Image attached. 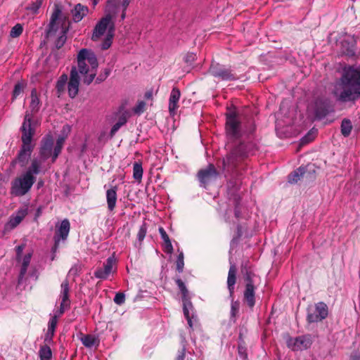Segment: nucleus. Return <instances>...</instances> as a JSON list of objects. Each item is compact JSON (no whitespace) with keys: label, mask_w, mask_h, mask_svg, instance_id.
I'll list each match as a JSON object with an SVG mask.
<instances>
[{"label":"nucleus","mask_w":360,"mask_h":360,"mask_svg":"<svg viewBox=\"0 0 360 360\" xmlns=\"http://www.w3.org/2000/svg\"><path fill=\"white\" fill-rule=\"evenodd\" d=\"M333 94L341 102L354 101L360 98V67L345 68L335 82Z\"/></svg>","instance_id":"obj_1"},{"label":"nucleus","mask_w":360,"mask_h":360,"mask_svg":"<svg viewBox=\"0 0 360 360\" xmlns=\"http://www.w3.org/2000/svg\"><path fill=\"white\" fill-rule=\"evenodd\" d=\"M41 161L33 159L27 171L15 178L11 182V193L15 196H23L31 189L36 181V175L41 172Z\"/></svg>","instance_id":"obj_2"},{"label":"nucleus","mask_w":360,"mask_h":360,"mask_svg":"<svg viewBox=\"0 0 360 360\" xmlns=\"http://www.w3.org/2000/svg\"><path fill=\"white\" fill-rule=\"evenodd\" d=\"M98 63L94 53L86 49H81L77 55V71L82 76V82L89 85L94 79Z\"/></svg>","instance_id":"obj_3"},{"label":"nucleus","mask_w":360,"mask_h":360,"mask_svg":"<svg viewBox=\"0 0 360 360\" xmlns=\"http://www.w3.org/2000/svg\"><path fill=\"white\" fill-rule=\"evenodd\" d=\"M31 120L32 115L27 112L21 127L22 146L16 159L21 167L25 166L33 149L31 141L34 134V129L32 127Z\"/></svg>","instance_id":"obj_4"},{"label":"nucleus","mask_w":360,"mask_h":360,"mask_svg":"<svg viewBox=\"0 0 360 360\" xmlns=\"http://www.w3.org/2000/svg\"><path fill=\"white\" fill-rule=\"evenodd\" d=\"M114 32V22L110 20L109 15L104 16L96 25L91 36V39L96 41L99 40L101 37L105 36V41L101 45L102 49L105 50L110 46Z\"/></svg>","instance_id":"obj_5"},{"label":"nucleus","mask_w":360,"mask_h":360,"mask_svg":"<svg viewBox=\"0 0 360 360\" xmlns=\"http://www.w3.org/2000/svg\"><path fill=\"white\" fill-rule=\"evenodd\" d=\"M176 283L177 284L179 289L180 290L182 294V300H183V310L184 316H186L188 324L190 328L193 327L192 319L194 318V316L190 315V313L193 311V305L190 300L188 291L184 284V283L179 278L176 280Z\"/></svg>","instance_id":"obj_6"},{"label":"nucleus","mask_w":360,"mask_h":360,"mask_svg":"<svg viewBox=\"0 0 360 360\" xmlns=\"http://www.w3.org/2000/svg\"><path fill=\"white\" fill-rule=\"evenodd\" d=\"M256 276L251 271H247L245 276V289L244 290V302L250 308H253L255 304V282Z\"/></svg>","instance_id":"obj_7"},{"label":"nucleus","mask_w":360,"mask_h":360,"mask_svg":"<svg viewBox=\"0 0 360 360\" xmlns=\"http://www.w3.org/2000/svg\"><path fill=\"white\" fill-rule=\"evenodd\" d=\"M226 134L230 139H236L241 135L240 124L236 113L233 111L226 115Z\"/></svg>","instance_id":"obj_8"},{"label":"nucleus","mask_w":360,"mask_h":360,"mask_svg":"<svg viewBox=\"0 0 360 360\" xmlns=\"http://www.w3.org/2000/svg\"><path fill=\"white\" fill-rule=\"evenodd\" d=\"M328 314L327 305L321 302L313 307L308 309L307 321L309 323H315L325 319Z\"/></svg>","instance_id":"obj_9"},{"label":"nucleus","mask_w":360,"mask_h":360,"mask_svg":"<svg viewBox=\"0 0 360 360\" xmlns=\"http://www.w3.org/2000/svg\"><path fill=\"white\" fill-rule=\"evenodd\" d=\"M79 81L82 82V76L78 74L76 67H72L70 71V81L68 83V91L70 97L75 98L79 91Z\"/></svg>","instance_id":"obj_10"},{"label":"nucleus","mask_w":360,"mask_h":360,"mask_svg":"<svg viewBox=\"0 0 360 360\" xmlns=\"http://www.w3.org/2000/svg\"><path fill=\"white\" fill-rule=\"evenodd\" d=\"M311 339L309 336L303 335L295 338H290L288 346L294 351L304 350L309 348L311 345Z\"/></svg>","instance_id":"obj_11"},{"label":"nucleus","mask_w":360,"mask_h":360,"mask_svg":"<svg viewBox=\"0 0 360 360\" xmlns=\"http://www.w3.org/2000/svg\"><path fill=\"white\" fill-rule=\"evenodd\" d=\"M28 213V207L24 206L18 210L9 218L8 221L5 225V230L11 231L20 224L22 219Z\"/></svg>","instance_id":"obj_12"},{"label":"nucleus","mask_w":360,"mask_h":360,"mask_svg":"<svg viewBox=\"0 0 360 360\" xmlns=\"http://www.w3.org/2000/svg\"><path fill=\"white\" fill-rule=\"evenodd\" d=\"M210 72L214 77L222 80H233L237 79L230 70L225 68L219 64H212L210 68Z\"/></svg>","instance_id":"obj_13"},{"label":"nucleus","mask_w":360,"mask_h":360,"mask_svg":"<svg viewBox=\"0 0 360 360\" xmlns=\"http://www.w3.org/2000/svg\"><path fill=\"white\" fill-rule=\"evenodd\" d=\"M217 175L218 173L212 165H210L207 169H202L198 172L199 180L204 186L215 180Z\"/></svg>","instance_id":"obj_14"},{"label":"nucleus","mask_w":360,"mask_h":360,"mask_svg":"<svg viewBox=\"0 0 360 360\" xmlns=\"http://www.w3.org/2000/svg\"><path fill=\"white\" fill-rule=\"evenodd\" d=\"M115 259L113 257H109L104 263L103 267L96 269L94 272L95 277L101 279H106L113 271Z\"/></svg>","instance_id":"obj_15"},{"label":"nucleus","mask_w":360,"mask_h":360,"mask_svg":"<svg viewBox=\"0 0 360 360\" xmlns=\"http://www.w3.org/2000/svg\"><path fill=\"white\" fill-rule=\"evenodd\" d=\"M181 97L180 90L174 87L170 93L169 98V105L168 109L169 114L172 116L176 115V111L179 108V101Z\"/></svg>","instance_id":"obj_16"},{"label":"nucleus","mask_w":360,"mask_h":360,"mask_svg":"<svg viewBox=\"0 0 360 360\" xmlns=\"http://www.w3.org/2000/svg\"><path fill=\"white\" fill-rule=\"evenodd\" d=\"M311 172H314V169L309 168V166L307 167H300L289 175L288 181L293 184L297 183L301 179H307L310 177L309 176L311 174Z\"/></svg>","instance_id":"obj_17"},{"label":"nucleus","mask_w":360,"mask_h":360,"mask_svg":"<svg viewBox=\"0 0 360 360\" xmlns=\"http://www.w3.org/2000/svg\"><path fill=\"white\" fill-rule=\"evenodd\" d=\"M250 152V146L244 143L240 144L236 147L231 154L227 157L226 160H224V164L230 165L233 162L236 157H243L247 155Z\"/></svg>","instance_id":"obj_18"},{"label":"nucleus","mask_w":360,"mask_h":360,"mask_svg":"<svg viewBox=\"0 0 360 360\" xmlns=\"http://www.w3.org/2000/svg\"><path fill=\"white\" fill-rule=\"evenodd\" d=\"M61 10L58 6H56L54 11L51 15L49 29L48 34L51 35L58 30L59 25L61 24Z\"/></svg>","instance_id":"obj_19"},{"label":"nucleus","mask_w":360,"mask_h":360,"mask_svg":"<svg viewBox=\"0 0 360 360\" xmlns=\"http://www.w3.org/2000/svg\"><path fill=\"white\" fill-rule=\"evenodd\" d=\"M61 291H60V298H61V303H60V313H63L65 309L68 308L69 306L70 302L68 299L69 296V283L68 280H65L61 283Z\"/></svg>","instance_id":"obj_20"},{"label":"nucleus","mask_w":360,"mask_h":360,"mask_svg":"<svg viewBox=\"0 0 360 360\" xmlns=\"http://www.w3.org/2000/svg\"><path fill=\"white\" fill-rule=\"evenodd\" d=\"M129 117V112L125 110H121L118 114V120L117 122L112 126L110 130V136L112 137L115 133L120 129L121 127L124 125L127 120Z\"/></svg>","instance_id":"obj_21"},{"label":"nucleus","mask_w":360,"mask_h":360,"mask_svg":"<svg viewBox=\"0 0 360 360\" xmlns=\"http://www.w3.org/2000/svg\"><path fill=\"white\" fill-rule=\"evenodd\" d=\"M53 146V140L51 138H47L41 147L40 150V158H37L38 160L41 161V164L43 162L47 159L51 155Z\"/></svg>","instance_id":"obj_22"},{"label":"nucleus","mask_w":360,"mask_h":360,"mask_svg":"<svg viewBox=\"0 0 360 360\" xmlns=\"http://www.w3.org/2000/svg\"><path fill=\"white\" fill-rule=\"evenodd\" d=\"M117 187L114 186L106 191V201L108 209L111 212L113 211L116 207L117 199Z\"/></svg>","instance_id":"obj_23"},{"label":"nucleus","mask_w":360,"mask_h":360,"mask_svg":"<svg viewBox=\"0 0 360 360\" xmlns=\"http://www.w3.org/2000/svg\"><path fill=\"white\" fill-rule=\"evenodd\" d=\"M89 8L87 6L78 4L72 10V18L75 22H79L87 15Z\"/></svg>","instance_id":"obj_24"},{"label":"nucleus","mask_w":360,"mask_h":360,"mask_svg":"<svg viewBox=\"0 0 360 360\" xmlns=\"http://www.w3.org/2000/svg\"><path fill=\"white\" fill-rule=\"evenodd\" d=\"M70 231V222L68 219H64L62 221L60 227L58 228L56 232V245L58 243L59 238L65 239Z\"/></svg>","instance_id":"obj_25"},{"label":"nucleus","mask_w":360,"mask_h":360,"mask_svg":"<svg viewBox=\"0 0 360 360\" xmlns=\"http://www.w3.org/2000/svg\"><path fill=\"white\" fill-rule=\"evenodd\" d=\"M236 268L234 265H231L229 274H228V278H227V285L229 290L230 292L231 296H232L234 290V285L236 283Z\"/></svg>","instance_id":"obj_26"},{"label":"nucleus","mask_w":360,"mask_h":360,"mask_svg":"<svg viewBox=\"0 0 360 360\" xmlns=\"http://www.w3.org/2000/svg\"><path fill=\"white\" fill-rule=\"evenodd\" d=\"M118 4V0H108L105 8V16L109 15L110 20H112V18H114L117 13Z\"/></svg>","instance_id":"obj_27"},{"label":"nucleus","mask_w":360,"mask_h":360,"mask_svg":"<svg viewBox=\"0 0 360 360\" xmlns=\"http://www.w3.org/2000/svg\"><path fill=\"white\" fill-rule=\"evenodd\" d=\"M31 101L30 103V108L32 112H37L40 108L39 98L37 95V90L35 89L32 90L31 92Z\"/></svg>","instance_id":"obj_28"},{"label":"nucleus","mask_w":360,"mask_h":360,"mask_svg":"<svg viewBox=\"0 0 360 360\" xmlns=\"http://www.w3.org/2000/svg\"><path fill=\"white\" fill-rule=\"evenodd\" d=\"M30 260H31V254H27L24 257V258L22 259L20 271V275H19V279H18L19 283H21L22 281V279H23L24 276H25L26 272H27V269L30 263Z\"/></svg>","instance_id":"obj_29"},{"label":"nucleus","mask_w":360,"mask_h":360,"mask_svg":"<svg viewBox=\"0 0 360 360\" xmlns=\"http://www.w3.org/2000/svg\"><path fill=\"white\" fill-rule=\"evenodd\" d=\"M82 344L86 347H91L98 345V340L94 335H86L80 338Z\"/></svg>","instance_id":"obj_30"},{"label":"nucleus","mask_w":360,"mask_h":360,"mask_svg":"<svg viewBox=\"0 0 360 360\" xmlns=\"http://www.w3.org/2000/svg\"><path fill=\"white\" fill-rule=\"evenodd\" d=\"M143 176V168L141 163L135 162L133 166V177L141 181Z\"/></svg>","instance_id":"obj_31"},{"label":"nucleus","mask_w":360,"mask_h":360,"mask_svg":"<svg viewBox=\"0 0 360 360\" xmlns=\"http://www.w3.org/2000/svg\"><path fill=\"white\" fill-rule=\"evenodd\" d=\"M39 353L41 360H51L52 353L49 346L41 347Z\"/></svg>","instance_id":"obj_32"},{"label":"nucleus","mask_w":360,"mask_h":360,"mask_svg":"<svg viewBox=\"0 0 360 360\" xmlns=\"http://www.w3.org/2000/svg\"><path fill=\"white\" fill-rule=\"evenodd\" d=\"M68 75H63L60 77L58 79L57 84H56V88L59 93H62L65 91V86L68 82Z\"/></svg>","instance_id":"obj_33"},{"label":"nucleus","mask_w":360,"mask_h":360,"mask_svg":"<svg viewBox=\"0 0 360 360\" xmlns=\"http://www.w3.org/2000/svg\"><path fill=\"white\" fill-rule=\"evenodd\" d=\"M352 129V123L349 120H344L341 124V132L343 136H348Z\"/></svg>","instance_id":"obj_34"},{"label":"nucleus","mask_w":360,"mask_h":360,"mask_svg":"<svg viewBox=\"0 0 360 360\" xmlns=\"http://www.w3.org/2000/svg\"><path fill=\"white\" fill-rule=\"evenodd\" d=\"M23 28L20 24L15 25L11 30V37L15 38L19 37L22 32Z\"/></svg>","instance_id":"obj_35"},{"label":"nucleus","mask_w":360,"mask_h":360,"mask_svg":"<svg viewBox=\"0 0 360 360\" xmlns=\"http://www.w3.org/2000/svg\"><path fill=\"white\" fill-rule=\"evenodd\" d=\"M60 33L62 34L58 37V40L56 42V46L58 49H60L61 46H63L66 40L65 30L63 27H61Z\"/></svg>","instance_id":"obj_36"},{"label":"nucleus","mask_w":360,"mask_h":360,"mask_svg":"<svg viewBox=\"0 0 360 360\" xmlns=\"http://www.w3.org/2000/svg\"><path fill=\"white\" fill-rule=\"evenodd\" d=\"M57 325V318L56 316L52 317L48 324V330H49V333L51 334V336L54 335V332L56 330V327Z\"/></svg>","instance_id":"obj_37"},{"label":"nucleus","mask_w":360,"mask_h":360,"mask_svg":"<svg viewBox=\"0 0 360 360\" xmlns=\"http://www.w3.org/2000/svg\"><path fill=\"white\" fill-rule=\"evenodd\" d=\"M146 103L143 101H139L136 106L134 108L133 111L135 114L140 115L145 110Z\"/></svg>","instance_id":"obj_38"},{"label":"nucleus","mask_w":360,"mask_h":360,"mask_svg":"<svg viewBox=\"0 0 360 360\" xmlns=\"http://www.w3.org/2000/svg\"><path fill=\"white\" fill-rule=\"evenodd\" d=\"M147 232V226L146 224H143L137 233V238L140 242H142L146 236Z\"/></svg>","instance_id":"obj_39"},{"label":"nucleus","mask_w":360,"mask_h":360,"mask_svg":"<svg viewBox=\"0 0 360 360\" xmlns=\"http://www.w3.org/2000/svg\"><path fill=\"white\" fill-rule=\"evenodd\" d=\"M184 254L183 252H180L176 261V269L179 272H182L184 269Z\"/></svg>","instance_id":"obj_40"},{"label":"nucleus","mask_w":360,"mask_h":360,"mask_svg":"<svg viewBox=\"0 0 360 360\" xmlns=\"http://www.w3.org/2000/svg\"><path fill=\"white\" fill-rule=\"evenodd\" d=\"M25 87V85L23 83H18L15 85L13 96V98H16L18 96H19L23 91V89Z\"/></svg>","instance_id":"obj_41"},{"label":"nucleus","mask_w":360,"mask_h":360,"mask_svg":"<svg viewBox=\"0 0 360 360\" xmlns=\"http://www.w3.org/2000/svg\"><path fill=\"white\" fill-rule=\"evenodd\" d=\"M314 136H315V133L313 131H309L305 136H304L301 139V141H300L301 144L303 145V144L308 143L309 142L311 141L314 139Z\"/></svg>","instance_id":"obj_42"},{"label":"nucleus","mask_w":360,"mask_h":360,"mask_svg":"<svg viewBox=\"0 0 360 360\" xmlns=\"http://www.w3.org/2000/svg\"><path fill=\"white\" fill-rule=\"evenodd\" d=\"M125 301V296L124 293L122 292H117L115 297H114V302L119 305L122 304Z\"/></svg>","instance_id":"obj_43"},{"label":"nucleus","mask_w":360,"mask_h":360,"mask_svg":"<svg viewBox=\"0 0 360 360\" xmlns=\"http://www.w3.org/2000/svg\"><path fill=\"white\" fill-rule=\"evenodd\" d=\"M42 2H43V0H36L34 2H33L30 5L29 8L32 11L36 13L38 11V9L41 7Z\"/></svg>","instance_id":"obj_44"},{"label":"nucleus","mask_w":360,"mask_h":360,"mask_svg":"<svg viewBox=\"0 0 360 360\" xmlns=\"http://www.w3.org/2000/svg\"><path fill=\"white\" fill-rule=\"evenodd\" d=\"M195 60V55L194 53H187L184 58L186 63L191 64Z\"/></svg>","instance_id":"obj_45"},{"label":"nucleus","mask_w":360,"mask_h":360,"mask_svg":"<svg viewBox=\"0 0 360 360\" xmlns=\"http://www.w3.org/2000/svg\"><path fill=\"white\" fill-rule=\"evenodd\" d=\"M159 232L160 233L162 239L164 240V242H167L170 240L168 235L167 234L166 231L162 227L159 228Z\"/></svg>","instance_id":"obj_46"},{"label":"nucleus","mask_w":360,"mask_h":360,"mask_svg":"<svg viewBox=\"0 0 360 360\" xmlns=\"http://www.w3.org/2000/svg\"><path fill=\"white\" fill-rule=\"evenodd\" d=\"M165 251L169 254L173 252V246L170 240L165 242Z\"/></svg>","instance_id":"obj_47"},{"label":"nucleus","mask_w":360,"mask_h":360,"mask_svg":"<svg viewBox=\"0 0 360 360\" xmlns=\"http://www.w3.org/2000/svg\"><path fill=\"white\" fill-rule=\"evenodd\" d=\"M61 149H62V147H60V146L56 145V146L54 148V152L53 154V160H52L53 162H54L56 160V159L58 156L59 153H60Z\"/></svg>","instance_id":"obj_48"},{"label":"nucleus","mask_w":360,"mask_h":360,"mask_svg":"<svg viewBox=\"0 0 360 360\" xmlns=\"http://www.w3.org/2000/svg\"><path fill=\"white\" fill-rule=\"evenodd\" d=\"M239 304L237 302H233L231 304V312L234 315L235 312L238 310Z\"/></svg>","instance_id":"obj_49"},{"label":"nucleus","mask_w":360,"mask_h":360,"mask_svg":"<svg viewBox=\"0 0 360 360\" xmlns=\"http://www.w3.org/2000/svg\"><path fill=\"white\" fill-rule=\"evenodd\" d=\"M110 74V70L108 69L105 70V75L102 77L101 75L99 76V77L97 78V80H98V82L104 80Z\"/></svg>","instance_id":"obj_50"},{"label":"nucleus","mask_w":360,"mask_h":360,"mask_svg":"<svg viewBox=\"0 0 360 360\" xmlns=\"http://www.w3.org/2000/svg\"><path fill=\"white\" fill-rule=\"evenodd\" d=\"M131 0H123L122 2V7L124 11L127 10V8L128 7Z\"/></svg>","instance_id":"obj_51"},{"label":"nucleus","mask_w":360,"mask_h":360,"mask_svg":"<svg viewBox=\"0 0 360 360\" xmlns=\"http://www.w3.org/2000/svg\"><path fill=\"white\" fill-rule=\"evenodd\" d=\"M185 349H184L176 357V360H184Z\"/></svg>","instance_id":"obj_52"},{"label":"nucleus","mask_w":360,"mask_h":360,"mask_svg":"<svg viewBox=\"0 0 360 360\" xmlns=\"http://www.w3.org/2000/svg\"><path fill=\"white\" fill-rule=\"evenodd\" d=\"M64 142H65L64 138H59L57 140L56 146H60V147H63Z\"/></svg>","instance_id":"obj_53"},{"label":"nucleus","mask_w":360,"mask_h":360,"mask_svg":"<svg viewBox=\"0 0 360 360\" xmlns=\"http://www.w3.org/2000/svg\"><path fill=\"white\" fill-rule=\"evenodd\" d=\"M53 336H51V334L49 333V330H47V333L45 335V341L46 342H50L52 340Z\"/></svg>","instance_id":"obj_54"},{"label":"nucleus","mask_w":360,"mask_h":360,"mask_svg":"<svg viewBox=\"0 0 360 360\" xmlns=\"http://www.w3.org/2000/svg\"><path fill=\"white\" fill-rule=\"evenodd\" d=\"M22 250H23L22 246L20 245V246L17 247V254H18V255H19L22 252Z\"/></svg>","instance_id":"obj_55"},{"label":"nucleus","mask_w":360,"mask_h":360,"mask_svg":"<svg viewBox=\"0 0 360 360\" xmlns=\"http://www.w3.org/2000/svg\"><path fill=\"white\" fill-rule=\"evenodd\" d=\"M145 97L147 98H150L152 97V92H147L145 94Z\"/></svg>","instance_id":"obj_56"},{"label":"nucleus","mask_w":360,"mask_h":360,"mask_svg":"<svg viewBox=\"0 0 360 360\" xmlns=\"http://www.w3.org/2000/svg\"><path fill=\"white\" fill-rule=\"evenodd\" d=\"M125 17H126L125 11H124V10H123V11H122V15H121V19H122V20H124V19L125 18Z\"/></svg>","instance_id":"obj_57"},{"label":"nucleus","mask_w":360,"mask_h":360,"mask_svg":"<svg viewBox=\"0 0 360 360\" xmlns=\"http://www.w3.org/2000/svg\"><path fill=\"white\" fill-rule=\"evenodd\" d=\"M41 185H42V182H39V186H41Z\"/></svg>","instance_id":"obj_58"}]
</instances>
